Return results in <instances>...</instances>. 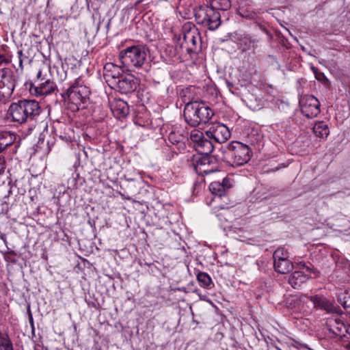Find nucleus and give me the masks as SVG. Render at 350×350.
<instances>
[{
  "mask_svg": "<svg viewBox=\"0 0 350 350\" xmlns=\"http://www.w3.org/2000/svg\"><path fill=\"white\" fill-rule=\"evenodd\" d=\"M40 112L41 108L38 102L23 99L12 103L8 109L7 114L12 122L22 124L34 120Z\"/></svg>",
  "mask_w": 350,
  "mask_h": 350,
  "instance_id": "obj_1",
  "label": "nucleus"
},
{
  "mask_svg": "<svg viewBox=\"0 0 350 350\" xmlns=\"http://www.w3.org/2000/svg\"><path fill=\"white\" fill-rule=\"evenodd\" d=\"M148 49L144 45H133L122 50L119 58L122 66L129 70L143 67L147 60Z\"/></svg>",
  "mask_w": 350,
  "mask_h": 350,
  "instance_id": "obj_2",
  "label": "nucleus"
},
{
  "mask_svg": "<svg viewBox=\"0 0 350 350\" xmlns=\"http://www.w3.org/2000/svg\"><path fill=\"white\" fill-rule=\"evenodd\" d=\"M213 116V110L204 102L188 103L184 109V118L191 126L208 122Z\"/></svg>",
  "mask_w": 350,
  "mask_h": 350,
  "instance_id": "obj_3",
  "label": "nucleus"
},
{
  "mask_svg": "<svg viewBox=\"0 0 350 350\" xmlns=\"http://www.w3.org/2000/svg\"><path fill=\"white\" fill-rule=\"evenodd\" d=\"M90 94V88L79 77L69 87L64 97L68 101L69 107L73 111H77L83 107L82 105L88 101Z\"/></svg>",
  "mask_w": 350,
  "mask_h": 350,
  "instance_id": "obj_4",
  "label": "nucleus"
},
{
  "mask_svg": "<svg viewBox=\"0 0 350 350\" xmlns=\"http://www.w3.org/2000/svg\"><path fill=\"white\" fill-rule=\"evenodd\" d=\"M251 150L248 146L234 141L227 146V157L230 160L229 163L232 166H240L247 163L251 159Z\"/></svg>",
  "mask_w": 350,
  "mask_h": 350,
  "instance_id": "obj_5",
  "label": "nucleus"
},
{
  "mask_svg": "<svg viewBox=\"0 0 350 350\" xmlns=\"http://www.w3.org/2000/svg\"><path fill=\"white\" fill-rule=\"evenodd\" d=\"M195 18L198 24L208 27L210 30H215L220 25V14L211 6H200L195 13Z\"/></svg>",
  "mask_w": 350,
  "mask_h": 350,
  "instance_id": "obj_6",
  "label": "nucleus"
},
{
  "mask_svg": "<svg viewBox=\"0 0 350 350\" xmlns=\"http://www.w3.org/2000/svg\"><path fill=\"white\" fill-rule=\"evenodd\" d=\"M16 86V79L12 71L8 69L0 70V100L11 97Z\"/></svg>",
  "mask_w": 350,
  "mask_h": 350,
  "instance_id": "obj_7",
  "label": "nucleus"
},
{
  "mask_svg": "<svg viewBox=\"0 0 350 350\" xmlns=\"http://www.w3.org/2000/svg\"><path fill=\"white\" fill-rule=\"evenodd\" d=\"M214 161L215 159L208 154L195 157L193 159V168L199 175L209 174L217 170V165H213Z\"/></svg>",
  "mask_w": 350,
  "mask_h": 350,
  "instance_id": "obj_8",
  "label": "nucleus"
},
{
  "mask_svg": "<svg viewBox=\"0 0 350 350\" xmlns=\"http://www.w3.org/2000/svg\"><path fill=\"white\" fill-rule=\"evenodd\" d=\"M302 113L308 118H312L320 113V103L312 95H306L299 100Z\"/></svg>",
  "mask_w": 350,
  "mask_h": 350,
  "instance_id": "obj_9",
  "label": "nucleus"
},
{
  "mask_svg": "<svg viewBox=\"0 0 350 350\" xmlns=\"http://www.w3.org/2000/svg\"><path fill=\"white\" fill-rule=\"evenodd\" d=\"M190 139L200 154H208L213 150L212 142L204 137L202 131L193 130L190 134Z\"/></svg>",
  "mask_w": 350,
  "mask_h": 350,
  "instance_id": "obj_10",
  "label": "nucleus"
},
{
  "mask_svg": "<svg viewBox=\"0 0 350 350\" xmlns=\"http://www.w3.org/2000/svg\"><path fill=\"white\" fill-rule=\"evenodd\" d=\"M16 135L10 131H2L0 133V152H7L14 154L17 152L20 146V141L16 140Z\"/></svg>",
  "mask_w": 350,
  "mask_h": 350,
  "instance_id": "obj_11",
  "label": "nucleus"
},
{
  "mask_svg": "<svg viewBox=\"0 0 350 350\" xmlns=\"http://www.w3.org/2000/svg\"><path fill=\"white\" fill-rule=\"evenodd\" d=\"M138 85L137 78L133 75H123L116 83H112V89L122 94L134 92Z\"/></svg>",
  "mask_w": 350,
  "mask_h": 350,
  "instance_id": "obj_12",
  "label": "nucleus"
},
{
  "mask_svg": "<svg viewBox=\"0 0 350 350\" xmlns=\"http://www.w3.org/2000/svg\"><path fill=\"white\" fill-rule=\"evenodd\" d=\"M206 135L216 142L221 144L228 139L230 137V132L224 124L215 123L206 131Z\"/></svg>",
  "mask_w": 350,
  "mask_h": 350,
  "instance_id": "obj_13",
  "label": "nucleus"
},
{
  "mask_svg": "<svg viewBox=\"0 0 350 350\" xmlns=\"http://www.w3.org/2000/svg\"><path fill=\"white\" fill-rule=\"evenodd\" d=\"M31 89L34 90L36 96H46L57 92V85L50 79H42L40 81H38V84H33Z\"/></svg>",
  "mask_w": 350,
  "mask_h": 350,
  "instance_id": "obj_14",
  "label": "nucleus"
},
{
  "mask_svg": "<svg viewBox=\"0 0 350 350\" xmlns=\"http://www.w3.org/2000/svg\"><path fill=\"white\" fill-rule=\"evenodd\" d=\"M104 70V77L110 87H112V83H116L123 75L121 66L111 62L105 65Z\"/></svg>",
  "mask_w": 350,
  "mask_h": 350,
  "instance_id": "obj_15",
  "label": "nucleus"
},
{
  "mask_svg": "<svg viewBox=\"0 0 350 350\" xmlns=\"http://www.w3.org/2000/svg\"><path fill=\"white\" fill-rule=\"evenodd\" d=\"M302 298L310 299V301L312 303L314 308L324 310L327 312L341 313V310L339 308L335 307L325 298L318 296H312L310 297L304 296Z\"/></svg>",
  "mask_w": 350,
  "mask_h": 350,
  "instance_id": "obj_16",
  "label": "nucleus"
},
{
  "mask_svg": "<svg viewBox=\"0 0 350 350\" xmlns=\"http://www.w3.org/2000/svg\"><path fill=\"white\" fill-rule=\"evenodd\" d=\"M111 110L113 116L117 118H124L129 113L128 104L121 99L115 100L111 103Z\"/></svg>",
  "mask_w": 350,
  "mask_h": 350,
  "instance_id": "obj_17",
  "label": "nucleus"
},
{
  "mask_svg": "<svg viewBox=\"0 0 350 350\" xmlns=\"http://www.w3.org/2000/svg\"><path fill=\"white\" fill-rule=\"evenodd\" d=\"M327 325L329 329L336 336H344V330L346 327L345 323L340 318H330L327 320Z\"/></svg>",
  "mask_w": 350,
  "mask_h": 350,
  "instance_id": "obj_18",
  "label": "nucleus"
},
{
  "mask_svg": "<svg viewBox=\"0 0 350 350\" xmlns=\"http://www.w3.org/2000/svg\"><path fill=\"white\" fill-rule=\"evenodd\" d=\"M185 139L186 137L183 131L178 126L172 128L168 134L169 142L174 145L178 146L179 148L185 146L184 142Z\"/></svg>",
  "mask_w": 350,
  "mask_h": 350,
  "instance_id": "obj_19",
  "label": "nucleus"
},
{
  "mask_svg": "<svg viewBox=\"0 0 350 350\" xmlns=\"http://www.w3.org/2000/svg\"><path fill=\"white\" fill-rule=\"evenodd\" d=\"M309 277L301 271H297L292 273L288 278V283L293 288H299L306 282Z\"/></svg>",
  "mask_w": 350,
  "mask_h": 350,
  "instance_id": "obj_20",
  "label": "nucleus"
},
{
  "mask_svg": "<svg viewBox=\"0 0 350 350\" xmlns=\"http://www.w3.org/2000/svg\"><path fill=\"white\" fill-rule=\"evenodd\" d=\"M275 270L281 274H286L293 269V263L288 258L274 262Z\"/></svg>",
  "mask_w": 350,
  "mask_h": 350,
  "instance_id": "obj_21",
  "label": "nucleus"
},
{
  "mask_svg": "<svg viewBox=\"0 0 350 350\" xmlns=\"http://www.w3.org/2000/svg\"><path fill=\"white\" fill-rule=\"evenodd\" d=\"M313 131L319 137H327L329 133L328 126L324 122H317L313 127Z\"/></svg>",
  "mask_w": 350,
  "mask_h": 350,
  "instance_id": "obj_22",
  "label": "nucleus"
},
{
  "mask_svg": "<svg viewBox=\"0 0 350 350\" xmlns=\"http://www.w3.org/2000/svg\"><path fill=\"white\" fill-rule=\"evenodd\" d=\"M12 187L13 184L10 180L0 185V200L8 198L12 192Z\"/></svg>",
  "mask_w": 350,
  "mask_h": 350,
  "instance_id": "obj_23",
  "label": "nucleus"
},
{
  "mask_svg": "<svg viewBox=\"0 0 350 350\" xmlns=\"http://www.w3.org/2000/svg\"><path fill=\"white\" fill-rule=\"evenodd\" d=\"M210 191L216 196H222L225 194L224 185L219 181L213 182L209 185Z\"/></svg>",
  "mask_w": 350,
  "mask_h": 350,
  "instance_id": "obj_24",
  "label": "nucleus"
},
{
  "mask_svg": "<svg viewBox=\"0 0 350 350\" xmlns=\"http://www.w3.org/2000/svg\"><path fill=\"white\" fill-rule=\"evenodd\" d=\"M230 0H213L211 5V7H213L215 10H227L230 8Z\"/></svg>",
  "mask_w": 350,
  "mask_h": 350,
  "instance_id": "obj_25",
  "label": "nucleus"
},
{
  "mask_svg": "<svg viewBox=\"0 0 350 350\" xmlns=\"http://www.w3.org/2000/svg\"><path fill=\"white\" fill-rule=\"evenodd\" d=\"M0 350H14L12 342L5 334L0 333Z\"/></svg>",
  "mask_w": 350,
  "mask_h": 350,
  "instance_id": "obj_26",
  "label": "nucleus"
},
{
  "mask_svg": "<svg viewBox=\"0 0 350 350\" xmlns=\"http://www.w3.org/2000/svg\"><path fill=\"white\" fill-rule=\"evenodd\" d=\"M273 258V262L278 261V260L280 261L282 260L288 259L289 258V254H288V251L286 249H284L283 247H280V248L277 249L274 252Z\"/></svg>",
  "mask_w": 350,
  "mask_h": 350,
  "instance_id": "obj_27",
  "label": "nucleus"
},
{
  "mask_svg": "<svg viewBox=\"0 0 350 350\" xmlns=\"http://www.w3.org/2000/svg\"><path fill=\"white\" fill-rule=\"evenodd\" d=\"M197 279L200 283L201 286L208 287L212 282V280L209 275L205 272H200L197 275Z\"/></svg>",
  "mask_w": 350,
  "mask_h": 350,
  "instance_id": "obj_28",
  "label": "nucleus"
},
{
  "mask_svg": "<svg viewBox=\"0 0 350 350\" xmlns=\"http://www.w3.org/2000/svg\"><path fill=\"white\" fill-rule=\"evenodd\" d=\"M196 32L189 31L187 33H184V40L186 42H191L193 45H196V40L195 36Z\"/></svg>",
  "mask_w": 350,
  "mask_h": 350,
  "instance_id": "obj_29",
  "label": "nucleus"
},
{
  "mask_svg": "<svg viewBox=\"0 0 350 350\" xmlns=\"http://www.w3.org/2000/svg\"><path fill=\"white\" fill-rule=\"evenodd\" d=\"M347 294L343 297L340 298V304L342 307L347 310V312L350 314V300L347 299Z\"/></svg>",
  "mask_w": 350,
  "mask_h": 350,
  "instance_id": "obj_30",
  "label": "nucleus"
},
{
  "mask_svg": "<svg viewBox=\"0 0 350 350\" xmlns=\"http://www.w3.org/2000/svg\"><path fill=\"white\" fill-rule=\"evenodd\" d=\"M312 70L315 74L316 79L319 81H328V79L326 78L325 75L323 72H317V69L314 68H312Z\"/></svg>",
  "mask_w": 350,
  "mask_h": 350,
  "instance_id": "obj_31",
  "label": "nucleus"
},
{
  "mask_svg": "<svg viewBox=\"0 0 350 350\" xmlns=\"http://www.w3.org/2000/svg\"><path fill=\"white\" fill-rule=\"evenodd\" d=\"M240 14L242 17L249 19H253L257 16V14L256 12L248 11L241 12H240Z\"/></svg>",
  "mask_w": 350,
  "mask_h": 350,
  "instance_id": "obj_32",
  "label": "nucleus"
},
{
  "mask_svg": "<svg viewBox=\"0 0 350 350\" xmlns=\"http://www.w3.org/2000/svg\"><path fill=\"white\" fill-rule=\"evenodd\" d=\"M6 169V162L4 157H0V176L5 172Z\"/></svg>",
  "mask_w": 350,
  "mask_h": 350,
  "instance_id": "obj_33",
  "label": "nucleus"
},
{
  "mask_svg": "<svg viewBox=\"0 0 350 350\" xmlns=\"http://www.w3.org/2000/svg\"><path fill=\"white\" fill-rule=\"evenodd\" d=\"M221 184H222V185H224L225 191L227 189H230L232 186V182H231L230 179H229L228 178H224L223 179L222 182L221 183Z\"/></svg>",
  "mask_w": 350,
  "mask_h": 350,
  "instance_id": "obj_34",
  "label": "nucleus"
},
{
  "mask_svg": "<svg viewBox=\"0 0 350 350\" xmlns=\"http://www.w3.org/2000/svg\"><path fill=\"white\" fill-rule=\"evenodd\" d=\"M59 138H61L62 140L66 142H70L72 141V137L69 133H68L65 134L64 135H60Z\"/></svg>",
  "mask_w": 350,
  "mask_h": 350,
  "instance_id": "obj_35",
  "label": "nucleus"
},
{
  "mask_svg": "<svg viewBox=\"0 0 350 350\" xmlns=\"http://www.w3.org/2000/svg\"><path fill=\"white\" fill-rule=\"evenodd\" d=\"M239 232H242L241 228H237V227H234V226H231L230 228L229 232L231 233V234L239 233Z\"/></svg>",
  "mask_w": 350,
  "mask_h": 350,
  "instance_id": "obj_36",
  "label": "nucleus"
},
{
  "mask_svg": "<svg viewBox=\"0 0 350 350\" xmlns=\"http://www.w3.org/2000/svg\"><path fill=\"white\" fill-rule=\"evenodd\" d=\"M345 327H346L345 328V330H344V336H346L348 335L350 338V324L347 323Z\"/></svg>",
  "mask_w": 350,
  "mask_h": 350,
  "instance_id": "obj_37",
  "label": "nucleus"
},
{
  "mask_svg": "<svg viewBox=\"0 0 350 350\" xmlns=\"http://www.w3.org/2000/svg\"><path fill=\"white\" fill-rule=\"evenodd\" d=\"M245 40H246V44H254L257 41L255 39H252L250 37H245Z\"/></svg>",
  "mask_w": 350,
  "mask_h": 350,
  "instance_id": "obj_38",
  "label": "nucleus"
},
{
  "mask_svg": "<svg viewBox=\"0 0 350 350\" xmlns=\"http://www.w3.org/2000/svg\"><path fill=\"white\" fill-rule=\"evenodd\" d=\"M42 79H44V78L42 77V71L39 70L37 73V79H36V81H35L34 84H38V81H40Z\"/></svg>",
  "mask_w": 350,
  "mask_h": 350,
  "instance_id": "obj_39",
  "label": "nucleus"
},
{
  "mask_svg": "<svg viewBox=\"0 0 350 350\" xmlns=\"http://www.w3.org/2000/svg\"><path fill=\"white\" fill-rule=\"evenodd\" d=\"M29 321H30V323L33 325V317H32L31 314H30V319H29Z\"/></svg>",
  "mask_w": 350,
  "mask_h": 350,
  "instance_id": "obj_40",
  "label": "nucleus"
},
{
  "mask_svg": "<svg viewBox=\"0 0 350 350\" xmlns=\"http://www.w3.org/2000/svg\"><path fill=\"white\" fill-rule=\"evenodd\" d=\"M18 53L19 57H21V56L23 55L22 51H18Z\"/></svg>",
  "mask_w": 350,
  "mask_h": 350,
  "instance_id": "obj_41",
  "label": "nucleus"
},
{
  "mask_svg": "<svg viewBox=\"0 0 350 350\" xmlns=\"http://www.w3.org/2000/svg\"><path fill=\"white\" fill-rule=\"evenodd\" d=\"M68 131H69L70 132L72 133V129H71V128H70V127H68Z\"/></svg>",
  "mask_w": 350,
  "mask_h": 350,
  "instance_id": "obj_42",
  "label": "nucleus"
}]
</instances>
